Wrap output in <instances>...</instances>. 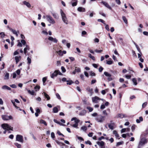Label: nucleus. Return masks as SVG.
<instances>
[{
    "label": "nucleus",
    "instance_id": "nucleus-43",
    "mask_svg": "<svg viewBox=\"0 0 148 148\" xmlns=\"http://www.w3.org/2000/svg\"><path fill=\"white\" fill-rule=\"evenodd\" d=\"M81 129L84 131H86L87 130V127L86 126H82L81 127Z\"/></svg>",
    "mask_w": 148,
    "mask_h": 148
},
{
    "label": "nucleus",
    "instance_id": "nucleus-27",
    "mask_svg": "<svg viewBox=\"0 0 148 148\" xmlns=\"http://www.w3.org/2000/svg\"><path fill=\"white\" fill-rule=\"evenodd\" d=\"M143 118L142 116L139 117V119H137L136 120V122L137 123H139L141 121H143Z\"/></svg>",
    "mask_w": 148,
    "mask_h": 148
},
{
    "label": "nucleus",
    "instance_id": "nucleus-32",
    "mask_svg": "<svg viewBox=\"0 0 148 148\" xmlns=\"http://www.w3.org/2000/svg\"><path fill=\"white\" fill-rule=\"evenodd\" d=\"M75 70L77 72L79 73L81 72L80 68L78 67H75Z\"/></svg>",
    "mask_w": 148,
    "mask_h": 148
},
{
    "label": "nucleus",
    "instance_id": "nucleus-31",
    "mask_svg": "<svg viewBox=\"0 0 148 148\" xmlns=\"http://www.w3.org/2000/svg\"><path fill=\"white\" fill-rule=\"evenodd\" d=\"M40 123H41L45 125L46 126H47V125L46 121L42 119H41L40 120Z\"/></svg>",
    "mask_w": 148,
    "mask_h": 148
},
{
    "label": "nucleus",
    "instance_id": "nucleus-29",
    "mask_svg": "<svg viewBox=\"0 0 148 148\" xmlns=\"http://www.w3.org/2000/svg\"><path fill=\"white\" fill-rule=\"evenodd\" d=\"M53 121H54L55 123H57V124H60V125H63V126H65V125L61 123L60 122L56 120L55 119H54L53 120Z\"/></svg>",
    "mask_w": 148,
    "mask_h": 148
},
{
    "label": "nucleus",
    "instance_id": "nucleus-17",
    "mask_svg": "<svg viewBox=\"0 0 148 148\" xmlns=\"http://www.w3.org/2000/svg\"><path fill=\"white\" fill-rule=\"evenodd\" d=\"M51 14L53 17L56 19H58L59 18V16L58 14L54 12H51Z\"/></svg>",
    "mask_w": 148,
    "mask_h": 148
},
{
    "label": "nucleus",
    "instance_id": "nucleus-5",
    "mask_svg": "<svg viewBox=\"0 0 148 148\" xmlns=\"http://www.w3.org/2000/svg\"><path fill=\"white\" fill-rule=\"evenodd\" d=\"M1 126L2 128L4 130H12L13 127H11V126L8 124L4 123L2 124L1 125Z\"/></svg>",
    "mask_w": 148,
    "mask_h": 148
},
{
    "label": "nucleus",
    "instance_id": "nucleus-14",
    "mask_svg": "<svg viewBox=\"0 0 148 148\" xmlns=\"http://www.w3.org/2000/svg\"><path fill=\"white\" fill-rule=\"evenodd\" d=\"M86 90L90 92V96H92L93 93L92 89L88 87L86 88Z\"/></svg>",
    "mask_w": 148,
    "mask_h": 148
},
{
    "label": "nucleus",
    "instance_id": "nucleus-6",
    "mask_svg": "<svg viewBox=\"0 0 148 148\" xmlns=\"http://www.w3.org/2000/svg\"><path fill=\"white\" fill-rule=\"evenodd\" d=\"M73 120H75V123L72 125V126L74 127H77L78 126V124L80 121L76 117H73L71 119V121Z\"/></svg>",
    "mask_w": 148,
    "mask_h": 148
},
{
    "label": "nucleus",
    "instance_id": "nucleus-40",
    "mask_svg": "<svg viewBox=\"0 0 148 148\" xmlns=\"http://www.w3.org/2000/svg\"><path fill=\"white\" fill-rule=\"evenodd\" d=\"M14 145L18 148H21V145L17 143H15Z\"/></svg>",
    "mask_w": 148,
    "mask_h": 148
},
{
    "label": "nucleus",
    "instance_id": "nucleus-58",
    "mask_svg": "<svg viewBox=\"0 0 148 148\" xmlns=\"http://www.w3.org/2000/svg\"><path fill=\"white\" fill-rule=\"evenodd\" d=\"M51 137L52 138H54L55 137L54 133L53 132H51Z\"/></svg>",
    "mask_w": 148,
    "mask_h": 148
},
{
    "label": "nucleus",
    "instance_id": "nucleus-47",
    "mask_svg": "<svg viewBox=\"0 0 148 148\" xmlns=\"http://www.w3.org/2000/svg\"><path fill=\"white\" fill-rule=\"evenodd\" d=\"M97 21L99 22H101L102 23H103L104 24H105V21H104L103 20L101 19H99L97 20Z\"/></svg>",
    "mask_w": 148,
    "mask_h": 148
},
{
    "label": "nucleus",
    "instance_id": "nucleus-61",
    "mask_svg": "<svg viewBox=\"0 0 148 148\" xmlns=\"http://www.w3.org/2000/svg\"><path fill=\"white\" fill-rule=\"evenodd\" d=\"M57 134H58L59 135H60V136H64V135L63 134H62L61 133H60V131H57Z\"/></svg>",
    "mask_w": 148,
    "mask_h": 148
},
{
    "label": "nucleus",
    "instance_id": "nucleus-52",
    "mask_svg": "<svg viewBox=\"0 0 148 148\" xmlns=\"http://www.w3.org/2000/svg\"><path fill=\"white\" fill-rule=\"evenodd\" d=\"M42 82L43 83V85H45L44 83H45V82H46V81L47 80V78L46 77H43L42 78Z\"/></svg>",
    "mask_w": 148,
    "mask_h": 148
},
{
    "label": "nucleus",
    "instance_id": "nucleus-41",
    "mask_svg": "<svg viewBox=\"0 0 148 148\" xmlns=\"http://www.w3.org/2000/svg\"><path fill=\"white\" fill-rule=\"evenodd\" d=\"M11 102L13 103V105L15 106V107L16 108L18 109V108H19V107H18L16 106L15 105V101H14L13 100H11Z\"/></svg>",
    "mask_w": 148,
    "mask_h": 148
},
{
    "label": "nucleus",
    "instance_id": "nucleus-63",
    "mask_svg": "<svg viewBox=\"0 0 148 148\" xmlns=\"http://www.w3.org/2000/svg\"><path fill=\"white\" fill-rule=\"evenodd\" d=\"M105 28L108 31H109L110 30V29L109 28V26L108 25H106L105 27Z\"/></svg>",
    "mask_w": 148,
    "mask_h": 148
},
{
    "label": "nucleus",
    "instance_id": "nucleus-45",
    "mask_svg": "<svg viewBox=\"0 0 148 148\" xmlns=\"http://www.w3.org/2000/svg\"><path fill=\"white\" fill-rule=\"evenodd\" d=\"M87 109L89 110V111L90 112H91L93 110L92 108L90 107H87Z\"/></svg>",
    "mask_w": 148,
    "mask_h": 148
},
{
    "label": "nucleus",
    "instance_id": "nucleus-36",
    "mask_svg": "<svg viewBox=\"0 0 148 148\" xmlns=\"http://www.w3.org/2000/svg\"><path fill=\"white\" fill-rule=\"evenodd\" d=\"M132 81L133 82L134 84L135 85H136L137 84V80L136 78H134L132 79Z\"/></svg>",
    "mask_w": 148,
    "mask_h": 148
},
{
    "label": "nucleus",
    "instance_id": "nucleus-60",
    "mask_svg": "<svg viewBox=\"0 0 148 148\" xmlns=\"http://www.w3.org/2000/svg\"><path fill=\"white\" fill-rule=\"evenodd\" d=\"M54 38L51 36H49L48 38V39L51 41H53Z\"/></svg>",
    "mask_w": 148,
    "mask_h": 148
},
{
    "label": "nucleus",
    "instance_id": "nucleus-26",
    "mask_svg": "<svg viewBox=\"0 0 148 148\" xmlns=\"http://www.w3.org/2000/svg\"><path fill=\"white\" fill-rule=\"evenodd\" d=\"M42 94H44V95L45 97L47 99V100H50V98L49 95L45 92H43Z\"/></svg>",
    "mask_w": 148,
    "mask_h": 148
},
{
    "label": "nucleus",
    "instance_id": "nucleus-19",
    "mask_svg": "<svg viewBox=\"0 0 148 148\" xmlns=\"http://www.w3.org/2000/svg\"><path fill=\"white\" fill-rule=\"evenodd\" d=\"M113 134H114L116 138L118 139H120V138L119 134H118L117 131L116 130H114L113 131Z\"/></svg>",
    "mask_w": 148,
    "mask_h": 148
},
{
    "label": "nucleus",
    "instance_id": "nucleus-20",
    "mask_svg": "<svg viewBox=\"0 0 148 148\" xmlns=\"http://www.w3.org/2000/svg\"><path fill=\"white\" fill-rule=\"evenodd\" d=\"M30 49V47L28 45H26V47L24 48V54L26 55L27 52V50H29Z\"/></svg>",
    "mask_w": 148,
    "mask_h": 148
},
{
    "label": "nucleus",
    "instance_id": "nucleus-62",
    "mask_svg": "<svg viewBox=\"0 0 148 148\" xmlns=\"http://www.w3.org/2000/svg\"><path fill=\"white\" fill-rule=\"evenodd\" d=\"M57 97L59 99H61V98L60 95L58 93H56V94Z\"/></svg>",
    "mask_w": 148,
    "mask_h": 148
},
{
    "label": "nucleus",
    "instance_id": "nucleus-24",
    "mask_svg": "<svg viewBox=\"0 0 148 148\" xmlns=\"http://www.w3.org/2000/svg\"><path fill=\"white\" fill-rule=\"evenodd\" d=\"M2 89L4 90H11V88H10V87H8V86H6V85H4L2 87Z\"/></svg>",
    "mask_w": 148,
    "mask_h": 148
},
{
    "label": "nucleus",
    "instance_id": "nucleus-23",
    "mask_svg": "<svg viewBox=\"0 0 148 148\" xmlns=\"http://www.w3.org/2000/svg\"><path fill=\"white\" fill-rule=\"evenodd\" d=\"M77 10L79 12H85V9L84 8L79 7L78 8Z\"/></svg>",
    "mask_w": 148,
    "mask_h": 148
},
{
    "label": "nucleus",
    "instance_id": "nucleus-11",
    "mask_svg": "<svg viewBox=\"0 0 148 148\" xmlns=\"http://www.w3.org/2000/svg\"><path fill=\"white\" fill-rule=\"evenodd\" d=\"M8 27L9 28L10 30L12 32L13 34L16 35V36H18V33L19 34V32L18 31L17 32L15 30L13 29H12L11 28Z\"/></svg>",
    "mask_w": 148,
    "mask_h": 148
},
{
    "label": "nucleus",
    "instance_id": "nucleus-64",
    "mask_svg": "<svg viewBox=\"0 0 148 148\" xmlns=\"http://www.w3.org/2000/svg\"><path fill=\"white\" fill-rule=\"evenodd\" d=\"M105 108V106L104 104H102L100 107V108L101 109H104Z\"/></svg>",
    "mask_w": 148,
    "mask_h": 148
},
{
    "label": "nucleus",
    "instance_id": "nucleus-53",
    "mask_svg": "<svg viewBox=\"0 0 148 148\" xmlns=\"http://www.w3.org/2000/svg\"><path fill=\"white\" fill-rule=\"evenodd\" d=\"M57 52L58 53L59 55L60 56H62L63 55L62 52L60 50H59L58 51H57Z\"/></svg>",
    "mask_w": 148,
    "mask_h": 148
},
{
    "label": "nucleus",
    "instance_id": "nucleus-42",
    "mask_svg": "<svg viewBox=\"0 0 148 148\" xmlns=\"http://www.w3.org/2000/svg\"><path fill=\"white\" fill-rule=\"evenodd\" d=\"M11 102L13 103V105L15 106V107L16 108L18 109V108H19V107H18L16 106L15 105V101H14L13 100H11Z\"/></svg>",
    "mask_w": 148,
    "mask_h": 148
},
{
    "label": "nucleus",
    "instance_id": "nucleus-49",
    "mask_svg": "<svg viewBox=\"0 0 148 148\" xmlns=\"http://www.w3.org/2000/svg\"><path fill=\"white\" fill-rule=\"evenodd\" d=\"M112 61L111 60H109L107 61V64L109 65H110L112 64Z\"/></svg>",
    "mask_w": 148,
    "mask_h": 148
},
{
    "label": "nucleus",
    "instance_id": "nucleus-38",
    "mask_svg": "<svg viewBox=\"0 0 148 148\" xmlns=\"http://www.w3.org/2000/svg\"><path fill=\"white\" fill-rule=\"evenodd\" d=\"M88 57L91 58L92 60H95V57L94 56H92L91 54L90 53H89L88 55Z\"/></svg>",
    "mask_w": 148,
    "mask_h": 148
},
{
    "label": "nucleus",
    "instance_id": "nucleus-54",
    "mask_svg": "<svg viewBox=\"0 0 148 148\" xmlns=\"http://www.w3.org/2000/svg\"><path fill=\"white\" fill-rule=\"evenodd\" d=\"M21 42L23 45H25L26 43V41L24 40H21Z\"/></svg>",
    "mask_w": 148,
    "mask_h": 148
},
{
    "label": "nucleus",
    "instance_id": "nucleus-2",
    "mask_svg": "<svg viewBox=\"0 0 148 148\" xmlns=\"http://www.w3.org/2000/svg\"><path fill=\"white\" fill-rule=\"evenodd\" d=\"M95 119L98 122L102 123L105 121V117L101 115H99L95 118Z\"/></svg>",
    "mask_w": 148,
    "mask_h": 148
},
{
    "label": "nucleus",
    "instance_id": "nucleus-28",
    "mask_svg": "<svg viewBox=\"0 0 148 148\" xmlns=\"http://www.w3.org/2000/svg\"><path fill=\"white\" fill-rule=\"evenodd\" d=\"M104 75L106 76V77H111L112 76V75L110 73H109L107 72H105L104 73Z\"/></svg>",
    "mask_w": 148,
    "mask_h": 148
},
{
    "label": "nucleus",
    "instance_id": "nucleus-10",
    "mask_svg": "<svg viewBox=\"0 0 148 148\" xmlns=\"http://www.w3.org/2000/svg\"><path fill=\"white\" fill-rule=\"evenodd\" d=\"M101 3L103 4L107 8L110 10H112V8L109 5L108 3L105 1H102Z\"/></svg>",
    "mask_w": 148,
    "mask_h": 148
},
{
    "label": "nucleus",
    "instance_id": "nucleus-16",
    "mask_svg": "<svg viewBox=\"0 0 148 148\" xmlns=\"http://www.w3.org/2000/svg\"><path fill=\"white\" fill-rule=\"evenodd\" d=\"M58 71L57 70L55 71L51 75V77L53 78L57 76L58 74Z\"/></svg>",
    "mask_w": 148,
    "mask_h": 148
},
{
    "label": "nucleus",
    "instance_id": "nucleus-1",
    "mask_svg": "<svg viewBox=\"0 0 148 148\" xmlns=\"http://www.w3.org/2000/svg\"><path fill=\"white\" fill-rule=\"evenodd\" d=\"M148 140L145 137L140 138L138 144L137 148H141L145 144L147 143Z\"/></svg>",
    "mask_w": 148,
    "mask_h": 148
},
{
    "label": "nucleus",
    "instance_id": "nucleus-9",
    "mask_svg": "<svg viewBox=\"0 0 148 148\" xmlns=\"http://www.w3.org/2000/svg\"><path fill=\"white\" fill-rule=\"evenodd\" d=\"M92 102L93 103H97L100 100V98L97 96H95L94 97H92Z\"/></svg>",
    "mask_w": 148,
    "mask_h": 148
},
{
    "label": "nucleus",
    "instance_id": "nucleus-8",
    "mask_svg": "<svg viewBox=\"0 0 148 148\" xmlns=\"http://www.w3.org/2000/svg\"><path fill=\"white\" fill-rule=\"evenodd\" d=\"M1 117L3 120L7 121L9 119H12V116L10 115L9 116H8L6 115H3L1 116Z\"/></svg>",
    "mask_w": 148,
    "mask_h": 148
},
{
    "label": "nucleus",
    "instance_id": "nucleus-7",
    "mask_svg": "<svg viewBox=\"0 0 148 148\" xmlns=\"http://www.w3.org/2000/svg\"><path fill=\"white\" fill-rule=\"evenodd\" d=\"M16 140L22 143L23 142V136L20 135L18 134L16 137Z\"/></svg>",
    "mask_w": 148,
    "mask_h": 148
},
{
    "label": "nucleus",
    "instance_id": "nucleus-21",
    "mask_svg": "<svg viewBox=\"0 0 148 148\" xmlns=\"http://www.w3.org/2000/svg\"><path fill=\"white\" fill-rule=\"evenodd\" d=\"M112 121H110L111 123L108 124V127L111 130H113L114 129V123H112Z\"/></svg>",
    "mask_w": 148,
    "mask_h": 148
},
{
    "label": "nucleus",
    "instance_id": "nucleus-57",
    "mask_svg": "<svg viewBox=\"0 0 148 148\" xmlns=\"http://www.w3.org/2000/svg\"><path fill=\"white\" fill-rule=\"evenodd\" d=\"M76 137L79 140H84V139L83 138H82V137L79 136H78L77 135L76 136Z\"/></svg>",
    "mask_w": 148,
    "mask_h": 148
},
{
    "label": "nucleus",
    "instance_id": "nucleus-4",
    "mask_svg": "<svg viewBox=\"0 0 148 148\" xmlns=\"http://www.w3.org/2000/svg\"><path fill=\"white\" fill-rule=\"evenodd\" d=\"M46 18L47 21L50 23L52 24H54L56 23V22L53 18L49 15H46Z\"/></svg>",
    "mask_w": 148,
    "mask_h": 148
},
{
    "label": "nucleus",
    "instance_id": "nucleus-30",
    "mask_svg": "<svg viewBox=\"0 0 148 148\" xmlns=\"http://www.w3.org/2000/svg\"><path fill=\"white\" fill-rule=\"evenodd\" d=\"M9 78V73H6L5 75L4 79H8Z\"/></svg>",
    "mask_w": 148,
    "mask_h": 148
},
{
    "label": "nucleus",
    "instance_id": "nucleus-34",
    "mask_svg": "<svg viewBox=\"0 0 148 148\" xmlns=\"http://www.w3.org/2000/svg\"><path fill=\"white\" fill-rule=\"evenodd\" d=\"M27 90L29 94H31L32 95H34V92L33 90H32V91H31V90H28L27 89Z\"/></svg>",
    "mask_w": 148,
    "mask_h": 148
},
{
    "label": "nucleus",
    "instance_id": "nucleus-13",
    "mask_svg": "<svg viewBox=\"0 0 148 148\" xmlns=\"http://www.w3.org/2000/svg\"><path fill=\"white\" fill-rule=\"evenodd\" d=\"M117 40L122 45H124L125 43L123 41V39L122 38H117Z\"/></svg>",
    "mask_w": 148,
    "mask_h": 148
},
{
    "label": "nucleus",
    "instance_id": "nucleus-51",
    "mask_svg": "<svg viewBox=\"0 0 148 148\" xmlns=\"http://www.w3.org/2000/svg\"><path fill=\"white\" fill-rule=\"evenodd\" d=\"M10 86L13 88H16L17 87L14 84L11 85H10Z\"/></svg>",
    "mask_w": 148,
    "mask_h": 148
},
{
    "label": "nucleus",
    "instance_id": "nucleus-15",
    "mask_svg": "<svg viewBox=\"0 0 148 148\" xmlns=\"http://www.w3.org/2000/svg\"><path fill=\"white\" fill-rule=\"evenodd\" d=\"M127 117V116L125 114H118L117 118H122L123 117Z\"/></svg>",
    "mask_w": 148,
    "mask_h": 148
},
{
    "label": "nucleus",
    "instance_id": "nucleus-55",
    "mask_svg": "<svg viewBox=\"0 0 148 148\" xmlns=\"http://www.w3.org/2000/svg\"><path fill=\"white\" fill-rule=\"evenodd\" d=\"M126 128H123L121 130V133H122L125 132L126 131Z\"/></svg>",
    "mask_w": 148,
    "mask_h": 148
},
{
    "label": "nucleus",
    "instance_id": "nucleus-35",
    "mask_svg": "<svg viewBox=\"0 0 148 148\" xmlns=\"http://www.w3.org/2000/svg\"><path fill=\"white\" fill-rule=\"evenodd\" d=\"M122 19L124 21V22L126 24H127V20L125 16H123L122 17Z\"/></svg>",
    "mask_w": 148,
    "mask_h": 148
},
{
    "label": "nucleus",
    "instance_id": "nucleus-44",
    "mask_svg": "<svg viewBox=\"0 0 148 148\" xmlns=\"http://www.w3.org/2000/svg\"><path fill=\"white\" fill-rule=\"evenodd\" d=\"M40 88V86L37 85L34 87V89H36V91H37L38 90H39Z\"/></svg>",
    "mask_w": 148,
    "mask_h": 148
},
{
    "label": "nucleus",
    "instance_id": "nucleus-33",
    "mask_svg": "<svg viewBox=\"0 0 148 148\" xmlns=\"http://www.w3.org/2000/svg\"><path fill=\"white\" fill-rule=\"evenodd\" d=\"M53 112L54 113L58 112V110L57 108L56 107H54L53 108Z\"/></svg>",
    "mask_w": 148,
    "mask_h": 148
},
{
    "label": "nucleus",
    "instance_id": "nucleus-59",
    "mask_svg": "<svg viewBox=\"0 0 148 148\" xmlns=\"http://www.w3.org/2000/svg\"><path fill=\"white\" fill-rule=\"evenodd\" d=\"M85 143L86 144H88L90 145H91L92 144L91 142L89 140H88L87 141H86L85 142Z\"/></svg>",
    "mask_w": 148,
    "mask_h": 148
},
{
    "label": "nucleus",
    "instance_id": "nucleus-37",
    "mask_svg": "<svg viewBox=\"0 0 148 148\" xmlns=\"http://www.w3.org/2000/svg\"><path fill=\"white\" fill-rule=\"evenodd\" d=\"M67 82V85H71L72 84L74 83V82H73L72 80H67L66 81Z\"/></svg>",
    "mask_w": 148,
    "mask_h": 148
},
{
    "label": "nucleus",
    "instance_id": "nucleus-12",
    "mask_svg": "<svg viewBox=\"0 0 148 148\" xmlns=\"http://www.w3.org/2000/svg\"><path fill=\"white\" fill-rule=\"evenodd\" d=\"M97 144L98 145L101 147V148H105V146H104L105 143L103 141H101L100 142L98 141L97 142Z\"/></svg>",
    "mask_w": 148,
    "mask_h": 148
},
{
    "label": "nucleus",
    "instance_id": "nucleus-3",
    "mask_svg": "<svg viewBox=\"0 0 148 148\" xmlns=\"http://www.w3.org/2000/svg\"><path fill=\"white\" fill-rule=\"evenodd\" d=\"M60 12L63 21L64 23L66 24H68V21L65 14L64 13L62 10H60Z\"/></svg>",
    "mask_w": 148,
    "mask_h": 148
},
{
    "label": "nucleus",
    "instance_id": "nucleus-18",
    "mask_svg": "<svg viewBox=\"0 0 148 148\" xmlns=\"http://www.w3.org/2000/svg\"><path fill=\"white\" fill-rule=\"evenodd\" d=\"M21 59V56H16L15 57V59L16 61V63L17 64Z\"/></svg>",
    "mask_w": 148,
    "mask_h": 148
},
{
    "label": "nucleus",
    "instance_id": "nucleus-56",
    "mask_svg": "<svg viewBox=\"0 0 148 148\" xmlns=\"http://www.w3.org/2000/svg\"><path fill=\"white\" fill-rule=\"evenodd\" d=\"M61 69L62 72L64 73L66 71V69L63 66H62Z\"/></svg>",
    "mask_w": 148,
    "mask_h": 148
},
{
    "label": "nucleus",
    "instance_id": "nucleus-46",
    "mask_svg": "<svg viewBox=\"0 0 148 148\" xmlns=\"http://www.w3.org/2000/svg\"><path fill=\"white\" fill-rule=\"evenodd\" d=\"M90 75L91 76H95L96 75L94 73L92 72V71L90 72Z\"/></svg>",
    "mask_w": 148,
    "mask_h": 148
},
{
    "label": "nucleus",
    "instance_id": "nucleus-22",
    "mask_svg": "<svg viewBox=\"0 0 148 148\" xmlns=\"http://www.w3.org/2000/svg\"><path fill=\"white\" fill-rule=\"evenodd\" d=\"M23 3L24 5H26L28 8L31 7V5L29 3L25 1H23Z\"/></svg>",
    "mask_w": 148,
    "mask_h": 148
},
{
    "label": "nucleus",
    "instance_id": "nucleus-48",
    "mask_svg": "<svg viewBox=\"0 0 148 148\" xmlns=\"http://www.w3.org/2000/svg\"><path fill=\"white\" fill-rule=\"evenodd\" d=\"M136 127V126L135 125H133L132 126L131 129L133 132L135 130Z\"/></svg>",
    "mask_w": 148,
    "mask_h": 148
},
{
    "label": "nucleus",
    "instance_id": "nucleus-39",
    "mask_svg": "<svg viewBox=\"0 0 148 148\" xmlns=\"http://www.w3.org/2000/svg\"><path fill=\"white\" fill-rule=\"evenodd\" d=\"M27 64H28L29 65L31 63V59L29 58V57H28L27 59Z\"/></svg>",
    "mask_w": 148,
    "mask_h": 148
},
{
    "label": "nucleus",
    "instance_id": "nucleus-50",
    "mask_svg": "<svg viewBox=\"0 0 148 148\" xmlns=\"http://www.w3.org/2000/svg\"><path fill=\"white\" fill-rule=\"evenodd\" d=\"M137 49V50L139 52V53H141V51H140V48L139 47L138 45H136V47Z\"/></svg>",
    "mask_w": 148,
    "mask_h": 148
},
{
    "label": "nucleus",
    "instance_id": "nucleus-25",
    "mask_svg": "<svg viewBox=\"0 0 148 148\" xmlns=\"http://www.w3.org/2000/svg\"><path fill=\"white\" fill-rule=\"evenodd\" d=\"M77 0H72L71 2L72 5L73 6H76L77 4Z\"/></svg>",
    "mask_w": 148,
    "mask_h": 148
}]
</instances>
